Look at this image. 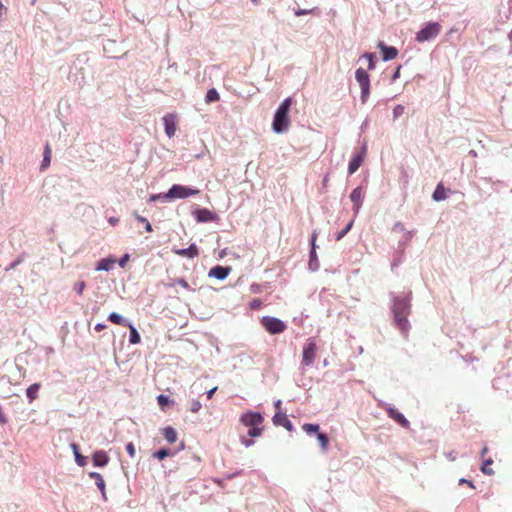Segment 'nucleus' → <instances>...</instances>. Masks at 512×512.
<instances>
[{"instance_id": "f257e3e1", "label": "nucleus", "mask_w": 512, "mask_h": 512, "mask_svg": "<svg viewBox=\"0 0 512 512\" xmlns=\"http://www.w3.org/2000/svg\"><path fill=\"white\" fill-rule=\"evenodd\" d=\"M394 320L402 334L407 336L409 330V322L407 316L410 313V304L407 299H395L393 304Z\"/></svg>"}, {"instance_id": "f03ea898", "label": "nucleus", "mask_w": 512, "mask_h": 512, "mask_svg": "<svg viewBox=\"0 0 512 512\" xmlns=\"http://www.w3.org/2000/svg\"><path fill=\"white\" fill-rule=\"evenodd\" d=\"M240 423L248 428V436L250 438L259 437L263 433L264 417L254 411H247L240 416Z\"/></svg>"}, {"instance_id": "7ed1b4c3", "label": "nucleus", "mask_w": 512, "mask_h": 512, "mask_svg": "<svg viewBox=\"0 0 512 512\" xmlns=\"http://www.w3.org/2000/svg\"><path fill=\"white\" fill-rule=\"evenodd\" d=\"M292 104V99L290 97L286 98L276 110L274 115L272 128L273 131L280 134L288 130L290 126V119L288 117V112L290 106Z\"/></svg>"}, {"instance_id": "20e7f679", "label": "nucleus", "mask_w": 512, "mask_h": 512, "mask_svg": "<svg viewBox=\"0 0 512 512\" xmlns=\"http://www.w3.org/2000/svg\"><path fill=\"white\" fill-rule=\"evenodd\" d=\"M200 191L198 189L182 186V185H173L169 191L164 194V198L167 199H184L189 196L197 195Z\"/></svg>"}, {"instance_id": "39448f33", "label": "nucleus", "mask_w": 512, "mask_h": 512, "mask_svg": "<svg viewBox=\"0 0 512 512\" xmlns=\"http://www.w3.org/2000/svg\"><path fill=\"white\" fill-rule=\"evenodd\" d=\"M441 31V25L437 22L427 23L420 31L416 34V40L420 43L435 38Z\"/></svg>"}, {"instance_id": "423d86ee", "label": "nucleus", "mask_w": 512, "mask_h": 512, "mask_svg": "<svg viewBox=\"0 0 512 512\" xmlns=\"http://www.w3.org/2000/svg\"><path fill=\"white\" fill-rule=\"evenodd\" d=\"M355 78L361 88V101L365 103L370 94V78L366 70L358 68L355 72Z\"/></svg>"}, {"instance_id": "0eeeda50", "label": "nucleus", "mask_w": 512, "mask_h": 512, "mask_svg": "<svg viewBox=\"0 0 512 512\" xmlns=\"http://www.w3.org/2000/svg\"><path fill=\"white\" fill-rule=\"evenodd\" d=\"M261 324L270 334H279L286 330V324L275 317L265 316L261 319Z\"/></svg>"}, {"instance_id": "6e6552de", "label": "nucleus", "mask_w": 512, "mask_h": 512, "mask_svg": "<svg viewBox=\"0 0 512 512\" xmlns=\"http://www.w3.org/2000/svg\"><path fill=\"white\" fill-rule=\"evenodd\" d=\"M166 135L171 138L175 135L178 124V116L175 113L167 114L163 117Z\"/></svg>"}, {"instance_id": "1a4fd4ad", "label": "nucleus", "mask_w": 512, "mask_h": 512, "mask_svg": "<svg viewBox=\"0 0 512 512\" xmlns=\"http://www.w3.org/2000/svg\"><path fill=\"white\" fill-rule=\"evenodd\" d=\"M193 215L197 222H212L217 219V215L206 208L195 210Z\"/></svg>"}, {"instance_id": "9d476101", "label": "nucleus", "mask_w": 512, "mask_h": 512, "mask_svg": "<svg viewBox=\"0 0 512 512\" xmlns=\"http://www.w3.org/2000/svg\"><path fill=\"white\" fill-rule=\"evenodd\" d=\"M364 156H365V148H363L361 151L354 154V156L352 157V159L349 162V166H348L349 174H353L359 169V167L362 165V162L364 160Z\"/></svg>"}, {"instance_id": "9b49d317", "label": "nucleus", "mask_w": 512, "mask_h": 512, "mask_svg": "<svg viewBox=\"0 0 512 512\" xmlns=\"http://www.w3.org/2000/svg\"><path fill=\"white\" fill-rule=\"evenodd\" d=\"M316 349H317L316 344L313 342H310L307 345H305V347L303 349V360H302V362L305 365H310L314 361L315 356H316Z\"/></svg>"}, {"instance_id": "f8f14e48", "label": "nucleus", "mask_w": 512, "mask_h": 512, "mask_svg": "<svg viewBox=\"0 0 512 512\" xmlns=\"http://www.w3.org/2000/svg\"><path fill=\"white\" fill-rule=\"evenodd\" d=\"M172 251H173L174 254H176L178 256L187 257V258H190V259H193V258L199 256V249H198V247L195 244H191L186 249L173 248Z\"/></svg>"}, {"instance_id": "ddd939ff", "label": "nucleus", "mask_w": 512, "mask_h": 512, "mask_svg": "<svg viewBox=\"0 0 512 512\" xmlns=\"http://www.w3.org/2000/svg\"><path fill=\"white\" fill-rule=\"evenodd\" d=\"M272 420H273L274 425H276V426H283L288 431H292L293 430V425H292L291 421L288 419L286 414L281 412V411H278L273 416Z\"/></svg>"}, {"instance_id": "4468645a", "label": "nucleus", "mask_w": 512, "mask_h": 512, "mask_svg": "<svg viewBox=\"0 0 512 512\" xmlns=\"http://www.w3.org/2000/svg\"><path fill=\"white\" fill-rule=\"evenodd\" d=\"M378 48L382 52V59L384 61L393 60L398 56V50L393 46H386L383 42H380Z\"/></svg>"}, {"instance_id": "2eb2a0df", "label": "nucleus", "mask_w": 512, "mask_h": 512, "mask_svg": "<svg viewBox=\"0 0 512 512\" xmlns=\"http://www.w3.org/2000/svg\"><path fill=\"white\" fill-rule=\"evenodd\" d=\"M230 272H231L230 267H223V266L217 265L210 269L209 276L215 277L216 279H219V280H223L229 275Z\"/></svg>"}, {"instance_id": "dca6fc26", "label": "nucleus", "mask_w": 512, "mask_h": 512, "mask_svg": "<svg viewBox=\"0 0 512 512\" xmlns=\"http://www.w3.org/2000/svg\"><path fill=\"white\" fill-rule=\"evenodd\" d=\"M316 239H317V234L313 233L312 239H311L312 249H311L310 261H309V268H310L311 271H317L318 267H319L318 260H317V254H316V251H315Z\"/></svg>"}, {"instance_id": "f3484780", "label": "nucleus", "mask_w": 512, "mask_h": 512, "mask_svg": "<svg viewBox=\"0 0 512 512\" xmlns=\"http://www.w3.org/2000/svg\"><path fill=\"white\" fill-rule=\"evenodd\" d=\"M387 412H388V415L392 419H394L398 424H400L402 427H404V428L409 427V421L397 409L390 408L387 410Z\"/></svg>"}, {"instance_id": "a211bd4d", "label": "nucleus", "mask_w": 512, "mask_h": 512, "mask_svg": "<svg viewBox=\"0 0 512 512\" xmlns=\"http://www.w3.org/2000/svg\"><path fill=\"white\" fill-rule=\"evenodd\" d=\"M351 201L354 203V209L356 211L359 210L362 199H363V191L361 187L355 188L350 194Z\"/></svg>"}, {"instance_id": "6ab92c4d", "label": "nucleus", "mask_w": 512, "mask_h": 512, "mask_svg": "<svg viewBox=\"0 0 512 512\" xmlns=\"http://www.w3.org/2000/svg\"><path fill=\"white\" fill-rule=\"evenodd\" d=\"M116 263V260L114 258H103L100 261H98L96 270L97 271H109L112 269L114 264Z\"/></svg>"}, {"instance_id": "aec40b11", "label": "nucleus", "mask_w": 512, "mask_h": 512, "mask_svg": "<svg viewBox=\"0 0 512 512\" xmlns=\"http://www.w3.org/2000/svg\"><path fill=\"white\" fill-rule=\"evenodd\" d=\"M93 463L95 466H105L108 461H109V458L106 454V452L104 451H96L94 454H93Z\"/></svg>"}, {"instance_id": "412c9836", "label": "nucleus", "mask_w": 512, "mask_h": 512, "mask_svg": "<svg viewBox=\"0 0 512 512\" xmlns=\"http://www.w3.org/2000/svg\"><path fill=\"white\" fill-rule=\"evenodd\" d=\"M89 476H90V478L95 480V483H96L97 487L99 488V490L101 491L104 500H106L105 481H104L103 477L101 476V474H99L97 472H91V473H89Z\"/></svg>"}, {"instance_id": "4be33fe9", "label": "nucleus", "mask_w": 512, "mask_h": 512, "mask_svg": "<svg viewBox=\"0 0 512 512\" xmlns=\"http://www.w3.org/2000/svg\"><path fill=\"white\" fill-rule=\"evenodd\" d=\"M41 387L40 383H34L30 385L26 390L27 398L29 399L30 403L33 402L38 397V391Z\"/></svg>"}, {"instance_id": "5701e85b", "label": "nucleus", "mask_w": 512, "mask_h": 512, "mask_svg": "<svg viewBox=\"0 0 512 512\" xmlns=\"http://www.w3.org/2000/svg\"><path fill=\"white\" fill-rule=\"evenodd\" d=\"M162 434L169 443H175L177 441V432L172 427H165L162 430Z\"/></svg>"}, {"instance_id": "b1692460", "label": "nucleus", "mask_w": 512, "mask_h": 512, "mask_svg": "<svg viewBox=\"0 0 512 512\" xmlns=\"http://www.w3.org/2000/svg\"><path fill=\"white\" fill-rule=\"evenodd\" d=\"M435 201H442L447 198L446 190L442 183H439L432 195Z\"/></svg>"}, {"instance_id": "393cba45", "label": "nucleus", "mask_w": 512, "mask_h": 512, "mask_svg": "<svg viewBox=\"0 0 512 512\" xmlns=\"http://www.w3.org/2000/svg\"><path fill=\"white\" fill-rule=\"evenodd\" d=\"M51 153H52V151H51V148H50L49 144H46L45 150H44L43 160H42V163H41V166H40V169L42 171L49 167L50 162H51Z\"/></svg>"}, {"instance_id": "a878e982", "label": "nucleus", "mask_w": 512, "mask_h": 512, "mask_svg": "<svg viewBox=\"0 0 512 512\" xmlns=\"http://www.w3.org/2000/svg\"><path fill=\"white\" fill-rule=\"evenodd\" d=\"M108 320L116 325L127 326L129 324L127 320H125L122 316L115 312L109 314Z\"/></svg>"}, {"instance_id": "bb28decb", "label": "nucleus", "mask_w": 512, "mask_h": 512, "mask_svg": "<svg viewBox=\"0 0 512 512\" xmlns=\"http://www.w3.org/2000/svg\"><path fill=\"white\" fill-rule=\"evenodd\" d=\"M126 327H128L130 331L129 342L131 344H138L141 341V338L136 328L131 323H129Z\"/></svg>"}, {"instance_id": "cd10ccee", "label": "nucleus", "mask_w": 512, "mask_h": 512, "mask_svg": "<svg viewBox=\"0 0 512 512\" xmlns=\"http://www.w3.org/2000/svg\"><path fill=\"white\" fill-rule=\"evenodd\" d=\"M303 430L307 433V434H316L317 435V438L320 439V428H319V425L317 424H304L303 425Z\"/></svg>"}, {"instance_id": "c85d7f7f", "label": "nucleus", "mask_w": 512, "mask_h": 512, "mask_svg": "<svg viewBox=\"0 0 512 512\" xmlns=\"http://www.w3.org/2000/svg\"><path fill=\"white\" fill-rule=\"evenodd\" d=\"M493 464V460L491 458H488L484 460L481 466V471L486 475H493L494 471L491 468V465Z\"/></svg>"}, {"instance_id": "c756f323", "label": "nucleus", "mask_w": 512, "mask_h": 512, "mask_svg": "<svg viewBox=\"0 0 512 512\" xmlns=\"http://www.w3.org/2000/svg\"><path fill=\"white\" fill-rule=\"evenodd\" d=\"M219 98V93L216 91V89L212 88L207 91L206 102H216L219 100Z\"/></svg>"}, {"instance_id": "7c9ffc66", "label": "nucleus", "mask_w": 512, "mask_h": 512, "mask_svg": "<svg viewBox=\"0 0 512 512\" xmlns=\"http://www.w3.org/2000/svg\"><path fill=\"white\" fill-rule=\"evenodd\" d=\"M172 455L169 449L163 448L153 454L159 460H163L164 458Z\"/></svg>"}, {"instance_id": "2f4dec72", "label": "nucleus", "mask_w": 512, "mask_h": 512, "mask_svg": "<svg viewBox=\"0 0 512 512\" xmlns=\"http://www.w3.org/2000/svg\"><path fill=\"white\" fill-rule=\"evenodd\" d=\"M134 216H135V218H136V220H137L138 222H140V223H146L145 230H146L147 232H151V231H152V226H151V224L149 223V221H148L146 218H144V217L140 216V215H139V214H137V213H134Z\"/></svg>"}, {"instance_id": "473e14b6", "label": "nucleus", "mask_w": 512, "mask_h": 512, "mask_svg": "<svg viewBox=\"0 0 512 512\" xmlns=\"http://www.w3.org/2000/svg\"><path fill=\"white\" fill-rule=\"evenodd\" d=\"M157 402L161 409H164L165 406H167L170 403V400L167 396L160 394L159 396H157Z\"/></svg>"}, {"instance_id": "72a5a7b5", "label": "nucleus", "mask_w": 512, "mask_h": 512, "mask_svg": "<svg viewBox=\"0 0 512 512\" xmlns=\"http://www.w3.org/2000/svg\"><path fill=\"white\" fill-rule=\"evenodd\" d=\"M363 57L368 60V69L373 70L375 68V62H374L375 55L373 53H365L363 55Z\"/></svg>"}, {"instance_id": "f704fd0d", "label": "nucleus", "mask_w": 512, "mask_h": 512, "mask_svg": "<svg viewBox=\"0 0 512 512\" xmlns=\"http://www.w3.org/2000/svg\"><path fill=\"white\" fill-rule=\"evenodd\" d=\"M201 408H202V404L200 403V401H198V400H192L191 401L189 410L192 413L199 412Z\"/></svg>"}, {"instance_id": "c9c22d12", "label": "nucleus", "mask_w": 512, "mask_h": 512, "mask_svg": "<svg viewBox=\"0 0 512 512\" xmlns=\"http://www.w3.org/2000/svg\"><path fill=\"white\" fill-rule=\"evenodd\" d=\"M86 287V284L84 281H78L74 285V290L81 295Z\"/></svg>"}, {"instance_id": "e433bc0d", "label": "nucleus", "mask_w": 512, "mask_h": 512, "mask_svg": "<svg viewBox=\"0 0 512 512\" xmlns=\"http://www.w3.org/2000/svg\"><path fill=\"white\" fill-rule=\"evenodd\" d=\"M403 113H404V106L397 105V106L394 107V109H393V116H394V118L400 117Z\"/></svg>"}, {"instance_id": "4c0bfd02", "label": "nucleus", "mask_w": 512, "mask_h": 512, "mask_svg": "<svg viewBox=\"0 0 512 512\" xmlns=\"http://www.w3.org/2000/svg\"><path fill=\"white\" fill-rule=\"evenodd\" d=\"M126 451L130 455L131 458L135 457L136 451H135L134 444L132 442H129L126 444Z\"/></svg>"}, {"instance_id": "58836bf2", "label": "nucleus", "mask_w": 512, "mask_h": 512, "mask_svg": "<svg viewBox=\"0 0 512 512\" xmlns=\"http://www.w3.org/2000/svg\"><path fill=\"white\" fill-rule=\"evenodd\" d=\"M250 308L253 309V310H256V309H259L262 305V301L258 298H255L253 299L251 302H250Z\"/></svg>"}, {"instance_id": "ea45409f", "label": "nucleus", "mask_w": 512, "mask_h": 512, "mask_svg": "<svg viewBox=\"0 0 512 512\" xmlns=\"http://www.w3.org/2000/svg\"><path fill=\"white\" fill-rule=\"evenodd\" d=\"M352 222H350L341 232L336 235V240H340L351 229Z\"/></svg>"}, {"instance_id": "a19ab883", "label": "nucleus", "mask_w": 512, "mask_h": 512, "mask_svg": "<svg viewBox=\"0 0 512 512\" xmlns=\"http://www.w3.org/2000/svg\"><path fill=\"white\" fill-rule=\"evenodd\" d=\"M176 283H177L178 285H180V286H181L182 288H184V289H187V290H189V289H190V285H189V283H188L185 279H183V278H179V279H177V280H176Z\"/></svg>"}, {"instance_id": "79ce46f5", "label": "nucleus", "mask_w": 512, "mask_h": 512, "mask_svg": "<svg viewBox=\"0 0 512 512\" xmlns=\"http://www.w3.org/2000/svg\"><path fill=\"white\" fill-rule=\"evenodd\" d=\"M241 442L243 445H245L246 447H250L254 444V441L252 439H248V438H241Z\"/></svg>"}, {"instance_id": "37998d69", "label": "nucleus", "mask_w": 512, "mask_h": 512, "mask_svg": "<svg viewBox=\"0 0 512 512\" xmlns=\"http://www.w3.org/2000/svg\"><path fill=\"white\" fill-rule=\"evenodd\" d=\"M128 259H129V255H128V254L124 255V256L120 259V261H119V265H120L122 268H123V267H125V265H126V263H127Z\"/></svg>"}, {"instance_id": "c03bdc74", "label": "nucleus", "mask_w": 512, "mask_h": 512, "mask_svg": "<svg viewBox=\"0 0 512 512\" xmlns=\"http://www.w3.org/2000/svg\"><path fill=\"white\" fill-rule=\"evenodd\" d=\"M22 262V258H18L16 261L12 262L8 269H15Z\"/></svg>"}, {"instance_id": "a18cd8bd", "label": "nucleus", "mask_w": 512, "mask_h": 512, "mask_svg": "<svg viewBox=\"0 0 512 512\" xmlns=\"http://www.w3.org/2000/svg\"><path fill=\"white\" fill-rule=\"evenodd\" d=\"M106 328V325L103 324V323H98L95 325L94 329L95 331L97 332H101L102 330H104Z\"/></svg>"}, {"instance_id": "49530a36", "label": "nucleus", "mask_w": 512, "mask_h": 512, "mask_svg": "<svg viewBox=\"0 0 512 512\" xmlns=\"http://www.w3.org/2000/svg\"><path fill=\"white\" fill-rule=\"evenodd\" d=\"M216 391H217V386H215L212 389H210L209 391H207V393H206L207 398L211 399Z\"/></svg>"}, {"instance_id": "de8ad7c7", "label": "nucleus", "mask_w": 512, "mask_h": 512, "mask_svg": "<svg viewBox=\"0 0 512 512\" xmlns=\"http://www.w3.org/2000/svg\"><path fill=\"white\" fill-rule=\"evenodd\" d=\"M459 484H467L469 487L474 488L473 483L471 481L467 480V479H464V478L459 480Z\"/></svg>"}, {"instance_id": "09e8293b", "label": "nucleus", "mask_w": 512, "mask_h": 512, "mask_svg": "<svg viewBox=\"0 0 512 512\" xmlns=\"http://www.w3.org/2000/svg\"><path fill=\"white\" fill-rule=\"evenodd\" d=\"M328 444V437L325 434H322V449H325Z\"/></svg>"}, {"instance_id": "8fccbe9b", "label": "nucleus", "mask_w": 512, "mask_h": 512, "mask_svg": "<svg viewBox=\"0 0 512 512\" xmlns=\"http://www.w3.org/2000/svg\"><path fill=\"white\" fill-rule=\"evenodd\" d=\"M163 196H164V195H162V194H155V195H152V196L150 197V201H156V200L161 199V198L165 199Z\"/></svg>"}, {"instance_id": "3c124183", "label": "nucleus", "mask_w": 512, "mask_h": 512, "mask_svg": "<svg viewBox=\"0 0 512 512\" xmlns=\"http://www.w3.org/2000/svg\"><path fill=\"white\" fill-rule=\"evenodd\" d=\"M7 422V419L5 415L3 414L2 408L0 407V423L5 424Z\"/></svg>"}, {"instance_id": "603ef678", "label": "nucleus", "mask_w": 512, "mask_h": 512, "mask_svg": "<svg viewBox=\"0 0 512 512\" xmlns=\"http://www.w3.org/2000/svg\"><path fill=\"white\" fill-rule=\"evenodd\" d=\"M108 222H109L111 225L115 226V225L119 222V219H118V218H116V217H110V218L108 219Z\"/></svg>"}, {"instance_id": "864d4df0", "label": "nucleus", "mask_w": 512, "mask_h": 512, "mask_svg": "<svg viewBox=\"0 0 512 512\" xmlns=\"http://www.w3.org/2000/svg\"><path fill=\"white\" fill-rule=\"evenodd\" d=\"M275 408H276L278 411H280V409H281V400H277V401L275 402Z\"/></svg>"}, {"instance_id": "5fc2aeb1", "label": "nucleus", "mask_w": 512, "mask_h": 512, "mask_svg": "<svg viewBox=\"0 0 512 512\" xmlns=\"http://www.w3.org/2000/svg\"><path fill=\"white\" fill-rule=\"evenodd\" d=\"M399 73H400V67L397 68L396 72L393 75V78L394 79L398 78L399 77Z\"/></svg>"}, {"instance_id": "6e6d98bb", "label": "nucleus", "mask_w": 512, "mask_h": 512, "mask_svg": "<svg viewBox=\"0 0 512 512\" xmlns=\"http://www.w3.org/2000/svg\"><path fill=\"white\" fill-rule=\"evenodd\" d=\"M488 451V448L485 446L482 451H481V457L483 458L485 456V454L487 453Z\"/></svg>"}, {"instance_id": "4d7b16f0", "label": "nucleus", "mask_w": 512, "mask_h": 512, "mask_svg": "<svg viewBox=\"0 0 512 512\" xmlns=\"http://www.w3.org/2000/svg\"><path fill=\"white\" fill-rule=\"evenodd\" d=\"M305 13H306V11H305V10H298V11H296V12H295V14H296L297 16L303 15V14H305Z\"/></svg>"}, {"instance_id": "13d9d810", "label": "nucleus", "mask_w": 512, "mask_h": 512, "mask_svg": "<svg viewBox=\"0 0 512 512\" xmlns=\"http://www.w3.org/2000/svg\"><path fill=\"white\" fill-rule=\"evenodd\" d=\"M72 447H73V449H74L75 453H77V445H76V444H73V445H72ZM76 456L78 457V454H76Z\"/></svg>"}, {"instance_id": "bf43d9fd", "label": "nucleus", "mask_w": 512, "mask_h": 512, "mask_svg": "<svg viewBox=\"0 0 512 512\" xmlns=\"http://www.w3.org/2000/svg\"><path fill=\"white\" fill-rule=\"evenodd\" d=\"M254 3H257L259 0H252Z\"/></svg>"}]
</instances>
